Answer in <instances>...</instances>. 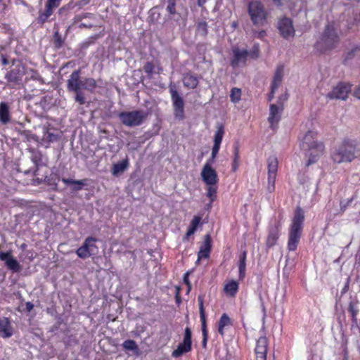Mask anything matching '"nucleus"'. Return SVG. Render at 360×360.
Masks as SVG:
<instances>
[{"label":"nucleus","mask_w":360,"mask_h":360,"mask_svg":"<svg viewBox=\"0 0 360 360\" xmlns=\"http://www.w3.org/2000/svg\"><path fill=\"white\" fill-rule=\"evenodd\" d=\"M357 21V15H354L351 20H347V24L342 22H330L324 27L319 39L316 43V49L321 51L332 50L338 46L340 42V37L342 32V26L347 27V30L352 29Z\"/></svg>","instance_id":"obj_1"},{"label":"nucleus","mask_w":360,"mask_h":360,"mask_svg":"<svg viewBox=\"0 0 360 360\" xmlns=\"http://www.w3.org/2000/svg\"><path fill=\"white\" fill-rule=\"evenodd\" d=\"M315 136L314 132L308 131L300 143L301 149L307 152V155L309 156L307 165L315 163L324 150V146L322 143L316 141Z\"/></svg>","instance_id":"obj_2"},{"label":"nucleus","mask_w":360,"mask_h":360,"mask_svg":"<svg viewBox=\"0 0 360 360\" xmlns=\"http://www.w3.org/2000/svg\"><path fill=\"white\" fill-rule=\"evenodd\" d=\"M304 220V213L302 209L297 207L292 220L290 228L288 248L290 251H294L299 243Z\"/></svg>","instance_id":"obj_3"},{"label":"nucleus","mask_w":360,"mask_h":360,"mask_svg":"<svg viewBox=\"0 0 360 360\" xmlns=\"http://www.w3.org/2000/svg\"><path fill=\"white\" fill-rule=\"evenodd\" d=\"M360 153V148L355 141H345L332 154V158L336 163L351 162Z\"/></svg>","instance_id":"obj_4"},{"label":"nucleus","mask_w":360,"mask_h":360,"mask_svg":"<svg viewBox=\"0 0 360 360\" xmlns=\"http://www.w3.org/2000/svg\"><path fill=\"white\" fill-rule=\"evenodd\" d=\"M96 86V82L93 78L80 79L79 70H74L67 81V88L69 91H82V90L92 91Z\"/></svg>","instance_id":"obj_5"},{"label":"nucleus","mask_w":360,"mask_h":360,"mask_svg":"<svg viewBox=\"0 0 360 360\" xmlns=\"http://www.w3.org/2000/svg\"><path fill=\"white\" fill-rule=\"evenodd\" d=\"M148 114L143 110L124 111L119 114L121 122L127 127H136L141 125Z\"/></svg>","instance_id":"obj_6"},{"label":"nucleus","mask_w":360,"mask_h":360,"mask_svg":"<svg viewBox=\"0 0 360 360\" xmlns=\"http://www.w3.org/2000/svg\"><path fill=\"white\" fill-rule=\"evenodd\" d=\"M248 12L255 25H263L266 21V12L264 6L258 1L249 2Z\"/></svg>","instance_id":"obj_7"},{"label":"nucleus","mask_w":360,"mask_h":360,"mask_svg":"<svg viewBox=\"0 0 360 360\" xmlns=\"http://www.w3.org/2000/svg\"><path fill=\"white\" fill-rule=\"evenodd\" d=\"M172 101L173 103L174 116L176 118L182 120L184 112V101L179 95L174 84L171 83L169 86Z\"/></svg>","instance_id":"obj_8"},{"label":"nucleus","mask_w":360,"mask_h":360,"mask_svg":"<svg viewBox=\"0 0 360 360\" xmlns=\"http://www.w3.org/2000/svg\"><path fill=\"white\" fill-rule=\"evenodd\" d=\"M278 160L275 156H270L267 160L268 165V186L267 190L271 193L275 189V181L278 170Z\"/></svg>","instance_id":"obj_9"},{"label":"nucleus","mask_w":360,"mask_h":360,"mask_svg":"<svg viewBox=\"0 0 360 360\" xmlns=\"http://www.w3.org/2000/svg\"><path fill=\"white\" fill-rule=\"evenodd\" d=\"M24 74V66L21 63H18L6 73L5 78L7 79L8 82L11 83L12 86H14L21 84Z\"/></svg>","instance_id":"obj_10"},{"label":"nucleus","mask_w":360,"mask_h":360,"mask_svg":"<svg viewBox=\"0 0 360 360\" xmlns=\"http://www.w3.org/2000/svg\"><path fill=\"white\" fill-rule=\"evenodd\" d=\"M200 176L206 185H217L219 181L217 172L212 167L210 162H207L202 167Z\"/></svg>","instance_id":"obj_11"},{"label":"nucleus","mask_w":360,"mask_h":360,"mask_svg":"<svg viewBox=\"0 0 360 360\" xmlns=\"http://www.w3.org/2000/svg\"><path fill=\"white\" fill-rule=\"evenodd\" d=\"M351 91V86L348 84L340 83L330 93L327 97L330 99L345 100L348 94Z\"/></svg>","instance_id":"obj_12"},{"label":"nucleus","mask_w":360,"mask_h":360,"mask_svg":"<svg viewBox=\"0 0 360 360\" xmlns=\"http://www.w3.org/2000/svg\"><path fill=\"white\" fill-rule=\"evenodd\" d=\"M233 58L231 60V65L233 68H237L241 65H245L247 57L250 53L246 49H240L234 47L232 49Z\"/></svg>","instance_id":"obj_13"},{"label":"nucleus","mask_w":360,"mask_h":360,"mask_svg":"<svg viewBox=\"0 0 360 360\" xmlns=\"http://www.w3.org/2000/svg\"><path fill=\"white\" fill-rule=\"evenodd\" d=\"M199 302V312L200 316V321L202 323V345L204 348L206 347L207 341L208 338L207 326H206V318H205V312L203 307V297L200 295L198 298Z\"/></svg>","instance_id":"obj_14"},{"label":"nucleus","mask_w":360,"mask_h":360,"mask_svg":"<svg viewBox=\"0 0 360 360\" xmlns=\"http://www.w3.org/2000/svg\"><path fill=\"white\" fill-rule=\"evenodd\" d=\"M268 349V341L266 337H261L257 342L255 347L256 359L266 360Z\"/></svg>","instance_id":"obj_15"},{"label":"nucleus","mask_w":360,"mask_h":360,"mask_svg":"<svg viewBox=\"0 0 360 360\" xmlns=\"http://www.w3.org/2000/svg\"><path fill=\"white\" fill-rule=\"evenodd\" d=\"M278 30L284 38L292 37L295 34L292 21L289 18H283L279 21Z\"/></svg>","instance_id":"obj_16"},{"label":"nucleus","mask_w":360,"mask_h":360,"mask_svg":"<svg viewBox=\"0 0 360 360\" xmlns=\"http://www.w3.org/2000/svg\"><path fill=\"white\" fill-rule=\"evenodd\" d=\"M212 248V240L209 234L205 236V240L202 245L200 247L198 254L196 264H198L201 259H207L210 257V252Z\"/></svg>","instance_id":"obj_17"},{"label":"nucleus","mask_w":360,"mask_h":360,"mask_svg":"<svg viewBox=\"0 0 360 360\" xmlns=\"http://www.w3.org/2000/svg\"><path fill=\"white\" fill-rule=\"evenodd\" d=\"M283 110V105H281L280 107L275 104H271L270 105V112L268 120L271 124V127H274V124H277L280 120L281 116L280 113Z\"/></svg>","instance_id":"obj_18"},{"label":"nucleus","mask_w":360,"mask_h":360,"mask_svg":"<svg viewBox=\"0 0 360 360\" xmlns=\"http://www.w3.org/2000/svg\"><path fill=\"white\" fill-rule=\"evenodd\" d=\"M283 77V67L280 65L277 67L271 84V93H274L275 90L281 84Z\"/></svg>","instance_id":"obj_19"},{"label":"nucleus","mask_w":360,"mask_h":360,"mask_svg":"<svg viewBox=\"0 0 360 360\" xmlns=\"http://www.w3.org/2000/svg\"><path fill=\"white\" fill-rule=\"evenodd\" d=\"M11 121V115L9 111V106L7 103H0V122L3 124H6Z\"/></svg>","instance_id":"obj_20"},{"label":"nucleus","mask_w":360,"mask_h":360,"mask_svg":"<svg viewBox=\"0 0 360 360\" xmlns=\"http://www.w3.org/2000/svg\"><path fill=\"white\" fill-rule=\"evenodd\" d=\"M182 80L184 85L189 89H195L198 84L197 77L191 73L184 74Z\"/></svg>","instance_id":"obj_21"},{"label":"nucleus","mask_w":360,"mask_h":360,"mask_svg":"<svg viewBox=\"0 0 360 360\" xmlns=\"http://www.w3.org/2000/svg\"><path fill=\"white\" fill-rule=\"evenodd\" d=\"M42 131L44 135L41 139V142L50 143L55 142L60 139L59 134L51 132L45 126L42 127Z\"/></svg>","instance_id":"obj_22"},{"label":"nucleus","mask_w":360,"mask_h":360,"mask_svg":"<svg viewBox=\"0 0 360 360\" xmlns=\"http://www.w3.org/2000/svg\"><path fill=\"white\" fill-rule=\"evenodd\" d=\"M279 236V226L276 225L275 227L270 229L267 240H266V245L269 248L274 246Z\"/></svg>","instance_id":"obj_23"},{"label":"nucleus","mask_w":360,"mask_h":360,"mask_svg":"<svg viewBox=\"0 0 360 360\" xmlns=\"http://www.w3.org/2000/svg\"><path fill=\"white\" fill-rule=\"evenodd\" d=\"M0 333L4 338H9L12 335L11 323L7 318L0 319Z\"/></svg>","instance_id":"obj_24"},{"label":"nucleus","mask_w":360,"mask_h":360,"mask_svg":"<svg viewBox=\"0 0 360 360\" xmlns=\"http://www.w3.org/2000/svg\"><path fill=\"white\" fill-rule=\"evenodd\" d=\"M191 349V344L183 341L180 343L177 348L172 352V356L179 357L182 354L190 352Z\"/></svg>","instance_id":"obj_25"},{"label":"nucleus","mask_w":360,"mask_h":360,"mask_svg":"<svg viewBox=\"0 0 360 360\" xmlns=\"http://www.w3.org/2000/svg\"><path fill=\"white\" fill-rule=\"evenodd\" d=\"M129 166V161L127 159H124L116 164H114L112 168V174L114 176L122 173Z\"/></svg>","instance_id":"obj_26"},{"label":"nucleus","mask_w":360,"mask_h":360,"mask_svg":"<svg viewBox=\"0 0 360 360\" xmlns=\"http://www.w3.org/2000/svg\"><path fill=\"white\" fill-rule=\"evenodd\" d=\"M356 56L360 57V44H352L347 49L345 60H351Z\"/></svg>","instance_id":"obj_27"},{"label":"nucleus","mask_w":360,"mask_h":360,"mask_svg":"<svg viewBox=\"0 0 360 360\" xmlns=\"http://www.w3.org/2000/svg\"><path fill=\"white\" fill-rule=\"evenodd\" d=\"M246 257H247L246 251H243L239 257L238 269H239V278L240 279H243L245 275Z\"/></svg>","instance_id":"obj_28"},{"label":"nucleus","mask_w":360,"mask_h":360,"mask_svg":"<svg viewBox=\"0 0 360 360\" xmlns=\"http://www.w3.org/2000/svg\"><path fill=\"white\" fill-rule=\"evenodd\" d=\"M63 182L65 184L71 185L73 191H79L85 185L86 180H72L70 179H63Z\"/></svg>","instance_id":"obj_29"},{"label":"nucleus","mask_w":360,"mask_h":360,"mask_svg":"<svg viewBox=\"0 0 360 360\" xmlns=\"http://www.w3.org/2000/svg\"><path fill=\"white\" fill-rule=\"evenodd\" d=\"M238 289V284L236 281H232L225 285L224 290L231 297H234Z\"/></svg>","instance_id":"obj_30"},{"label":"nucleus","mask_w":360,"mask_h":360,"mask_svg":"<svg viewBox=\"0 0 360 360\" xmlns=\"http://www.w3.org/2000/svg\"><path fill=\"white\" fill-rule=\"evenodd\" d=\"M97 241V239L94 237H88L85 239L84 243L88 248V250L89 251L90 254L95 255L97 252L98 248L96 245V242Z\"/></svg>","instance_id":"obj_31"},{"label":"nucleus","mask_w":360,"mask_h":360,"mask_svg":"<svg viewBox=\"0 0 360 360\" xmlns=\"http://www.w3.org/2000/svg\"><path fill=\"white\" fill-rule=\"evenodd\" d=\"M231 324V319L226 314H223L219 321L218 331L224 335V328Z\"/></svg>","instance_id":"obj_32"},{"label":"nucleus","mask_w":360,"mask_h":360,"mask_svg":"<svg viewBox=\"0 0 360 360\" xmlns=\"http://www.w3.org/2000/svg\"><path fill=\"white\" fill-rule=\"evenodd\" d=\"M5 263L8 269L14 272H19L21 270V266L19 262L12 255Z\"/></svg>","instance_id":"obj_33"},{"label":"nucleus","mask_w":360,"mask_h":360,"mask_svg":"<svg viewBox=\"0 0 360 360\" xmlns=\"http://www.w3.org/2000/svg\"><path fill=\"white\" fill-rule=\"evenodd\" d=\"M122 346L125 349L131 350L136 355L139 354V349L134 340H127L123 342Z\"/></svg>","instance_id":"obj_34"},{"label":"nucleus","mask_w":360,"mask_h":360,"mask_svg":"<svg viewBox=\"0 0 360 360\" xmlns=\"http://www.w3.org/2000/svg\"><path fill=\"white\" fill-rule=\"evenodd\" d=\"M206 195L210 199L211 202H213L217 199V185H207Z\"/></svg>","instance_id":"obj_35"},{"label":"nucleus","mask_w":360,"mask_h":360,"mask_svg":"<svg viewBox=\"0 0 360 360\" xmlns=\"http://www.w3.org/2000/svg\"><path fill=\"white\" fill-rule=\"evenodd\" d=\"M52 13L53 9L49 7H46V9L44 12L39 13V15L37 18L38 22L41 24L44 23Z\"/></svg>","instance_id":"obj_36"},{"label":"nucleus","mask_w":360,"mask_h":360,"mask_svg":"<svg viewBox=\"0 0 360 360\" xmlns=\"http://www.w3.org/2000/svg\"><path fill=\"white\" fill-rule=\"evenodd\" d=\"M224 134V127L222 124H219L217 125V130L214 135V143L221 144Z\"/></svg>","instance_id":"obj_37"},{"label":"nucleus","mask_w":360,"mask_h":360,"mask_svg":"<svg viewBox=\"0 0 360 360\" xmlns=\"http://www.w3.org/2000/svg\"><path fill=\"white\" fill-rule=\"evenodd\" d=\"M76 253L82 259H86L91 255L84 243L77 250Z\"/></svg>","instance_id":"obj_38"},{"label":"nucleus","mask_w":360,"mask_h":360,"mask_svg":"<svg viewBox=\"0 0 360 360\" xmlns=\"http://www.w3.org/2000/svg\"><path fill=\"white\" fill-rule=\"evenodd\" d=\"M241 91L238 88H233L231 91V101L236 103L240 100Z\"/></svg>","instance_id":"obj_39"},{"label":"nucleus","mask_w":360,"mask_h":360,"mask_svg":"<svg viewBox=\"0 0 360 360\" xmlns=\"http://www.w3.org/2000/svg\"><path fill=\"white\" fill-rule=\"evenodd\" d=\"M239 166V149L238 146L234 148V157L232 163V171L236 172Z\"/></svg>","instance_id":"obj_40"},{"label":"nucleus","mask_w":360,"mask_h":360,"mask_svg":"<svg viewBox=\"0 0 360 360\" xmlns=\"http://www.w3.org/2000/svg\"><path fill=\"white\" fill-rule=\"evenodd\" d=\"M53 37L54 46L56 49L60 48L63 44V40L58 30L54 32Z\"/></svg>","instance_id":"obj_41"},{"label":"nucleus","mask_w":360,"mask_h":360,"mask_svg":"<svg viewBox=\"0 0 360 360\" xmlns=\"http://www.w3.org/2000/svg\"><path fill=\"white\" fill-rule=\"evenodd\" d=\"M86 18L92 19V18H94V15L93 14H91V13H89L79 14V15H76L75 17L74 22L75 23L76 22H82L83 20H84Z\"/></svg>","instance_id":"obj_42"},{"label":"nucleus","mask_w":360,"mask_h":360,"mask_svg":"<svg viewBox=\"0 0 360 360\" xmlns=\"http://www.w3.org/2000/svg\"><path fill=\"white\" fill-rule=\"evenodd\" d=\"M167 11L171 14L174 15L176 11V0H167Z\"/></svg>","instance_id":"obj_43"},{"label":"nucleus","mask_w":360,"mask_h":360,"mask_svg":"<svg viewBox=\"0 0 360 360\" xmlns=\"http://www.w3.org/2000/svg\"><path fill=\"white\" fill-rule=\"evenodd\" d=\"M143 70L148 74V76L151 77L154 71V65L151 62H146L143 66Z\"/></svg>","instance_id":"obj_44"},{"label":"nucleus","mask_w":360,"mask_h":360,"mask_svg":"<svg viewBox=\"0 0 360 360\" xmlns=\"http://www.w3.org/2000/svg\"><path fill=\"white\" fill-rule=\"evenodd\" d=\"M75 93V99L77 102H78L79 104L83 105L86 102V98L81 91H74Z\"/></svg>","instance_id":"obj_45"},{"label":"nucleus","mask_w":360,"mask_h":360,"mask_svg":"<svg viewBox=\"0 0 360 360\" xmlns=\"http://www.w3.org/2000/svg\"><path fill=\"white\" fill-rule=\"evenodd\" d=\"M183 341L191 344V330L188 327L185 328Z\"/></svg>","instance_id":"obj_46"},{"label":"nucleus","mask_w":360,"mask_h":360,"mask_svg":"<svg viewBox=\"0 0 360 360\" xmlns=\"http://www.w3.org/2000/svg\"><path fill=\"white\" fill-rule=\"evenodd\" d=\"M60 0H47L46 7L51 8H56L60 5Z\"/></svg>","instance_id":"obj_47"},{"label":"nucleus","mask_w":360,"mask_h":360,"mask_svg":"<svg viewBox=\"0 0 360 360\" xmlns=\"http://www.w3.org/2000/svg\"><path fill=\"white\" fill-rule=\"evenodd\" d=\"M200 220H201L200 217H199V216L194 217V218L192 219V221L191 222L190 227L193 228L196 230V228L198 226V224H200Z\"/></svg>","instance_id":"obj_48"},{"label":"nucleus","mask_w":360,"mask_h":360,"mask_svg":"<svg viewBox=\"0 0 360 360\" xmlns=\"http://www.w3.org/2000/svg\"><path fill=\"white\" fill-rule=\"evenodd\" d=\"M198 28L201 30L203 34H207V23L205 22H201L198 24Z\"/></svg>","instance_id":"obj_49"},{"label":"nucleus","mask_w":360,"mask_h":360,"mask_svg":"<svg viewBox=\"0 0 360 360\" xmlns=\"http://www.w3.org/2000/svg\"><path fill=\"white\" fill-rule=\"evenodd\" d=\"M349 311L352 314V316L353 319L356 320V316L357 314L358 311L354 309L352 303H350L349 305Z\"/></svg>","instance_id":"obj_50"},{"label":"nucleus","mask_w":360,"mask_h":360,"mask_svg":"<svg viewBox=\"0 0 360 360\" xmlns=\"http://www.w3.org/2000/svg\"><path fill=\"white\" fill-rule=\"evenodd\" d=\"M189 274H190V272L188 271L186 272L184 276V282L188 286V292L190 291L191 290V283H190V281H189V279H188V276H189Z\"/></svg>","instance_id":"obj_51"},{"label":"nucleus","mask_w":360,"mask_h":360,"mask_svg":"<svg viewBox=\"0 0 360 360\" xmlns=\"http://www.w3.org/2000/svg\"><path fill=\"white\" fill-rule=\"evenodd\" d=\"M11 256V252H0V259L4 261L5 262L8 260V259Z\"/></svg>","instance_id":"obj_52"},{"label":"nucleus","mask_w":360,"mask_h":360,"mask_svg":"<svg viewBox=\"0 0 360 360\" xmlns=\"http://www.w3.org/2000/svg\"><path fill=\"white\" fill-rule=\"evenodd\" d=\"M219 143H214V146L212 147V153H213V157H217V153H219V148H220Z\"/></svg>","instance_id":"obj_53"},{"label":"nucleus","mask_w":360,"mask_h":360,"mask_svg":"<svg viewBox=\"0 0 360 360\" xmlns=\"http://www.w3.org/2000/svg\"><path fill=\"white\" fill-rule=\"evenodd\" d=\"M80 28L86 27V28H91L93 27V24L87 22H82L79 26Z\"/></svg>","instance_id":"obj_54"},{"label":"nucleus","mask_w":360,"mask_h":360,"mask_svg":"<svg viewBox=\"0 0 360 360\" xmlns=\"http://www.w3.org/2000/svg\"><path fill=\"white\" fill-rule=\"evenodd\" d=\"M25 305H26V310L28 312L31 311L34 307V304L30 302H26Z\"/></svg>","instance_id":"obj_55"},{"label":"nucleus","mask_w":360,"mask_h":360,"mask_svg":"<svg viewBox=\"0 0 360 360\" xmlns=\"http://www.w3.org/2000/svg\"><path fill=\"white\" fill-rule=\"evenodd\" d=\"M354 95L355 97L360 99V84L356 87V90L354 91Z\"/></svg>","instance_id":"obj_56"},{"label":"nucleus","mask_w":360,"mask_h":360,"mask_svg":"<svg viewBox=\"0 0 360 360\" xmlns=\"http://www.w3.org/2000/svg\"><path fill=\"white\" fill-rule=\"evenodd\" d=\"M255 34H257V37L259 38H262L266 35V32L264 30H261L259 32H257Z\"/></svg>","instance_id":"obj_57"},{"label":"nucleus","mask_w":360,"mask_h":360,"mask_svg":"<svg viewBox=\"0 0 360 360\" xmlns=\"http://www.w3.org/2000/svg\"><path fill=\"white\" fill-rule=\"evenodd\" d=\"M195 229L189 227V229L186 233V237L188 238V237L191 236V235H193L195 233Z\"/></svg>","instance_id":"obj_58"},{"label":"nucleus","mask_w":360,"mask_h":360,"mask_svg":"<svg viewBox=\"0 0 360 360\" xmlns=\"http://www.w3.org/2000/svg\"><path fill=\"white\" fill-rule=\"evenodd\" d=\"M1 63L3 65H6L8 64V59L4 55H1Z\"/></svg>","instance_id":"obj_59"},{"label":"nucleus","mask_w":360,"mask_h":360,"mask_svg":"<svg viewBox=\"0 0 360 360\" xmlns=\"http://www.w3.org/2000/svg\"><path fill=\"white\" fill-rule=\"evenodd\" d=\"M206 3V0H198V5L202 6Z\"/></svg>","instance_id":"obj_60"},{"label":"nucleus","mask_w":360,"mask_h":360,"mask_svg":"<svg viewBox=\"0 0 360 360\" xmlns=\"http://www.w3.org/2000/svg\"><path fill=\"white\" fill-rule=\"evenodd\" d=\"M32 139L33 140H34V141H37V142H39V137H38L37 135H32Z\"/></svg>","instance_id":"obj_61"},{"label":"nucleus","mask_w":360,"mask_h":360,"mask_svg":"<svg viewBox=\"0 0 360 360\" xmlns=\"http://www.w3.org/2000/svg\"><path fill=\"white\" fill-rule=\"evenodd\" d=\"M216 157H213V153H212L211 158L210 160V162H213Z\"/></svg>","instance_id":"obj_62"},{"label":"nucleus","mask_w":360,"mask_h":360,"mask_svg":"<svg viewBox=\"0 0 360 360\" xmlns=\"http://www.w3.org/2000/svg\"><path fill=\"white\" fill-rule=\"evenodd\" d=\"M212 202H211V201L210 200V203L207 205V209H210L212 207Z\"/></svg>","instance_id":"obj_63"},{"label":"nucleus","mask_w":360,"mask_h":360,"mask_svg":"<svg viewBox=\"0 0 360 360\" xmlns=\"http://www.w3.org/2000/svg\"><path fill=\"white\" fill-rule=\"evenodd\" d=\"M232 26H233V27H236V26H237V22H233V24H232Z\"/></svg>","instance_id":"obj_64"}]
</instances>
